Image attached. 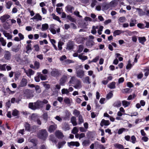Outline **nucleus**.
<instances>
[{
  "label": "nucleus",
  "mask_w": 149,
  "mask_h": 149,
  "mask_svg": "<svg viewBox=\"0 0 149 149\" xmlns=\"http://www.w3.org/2000/svg\"><path fill=\"white\" fill-rule=\"evenodd\" d=\"M62 128L65 131L69 130L70 129L69 125L66 123H63L62 124Z\"/></svg>",
  "instance_id": "obj_19"
},
{
  "label": "nucleus",
  "mask_w": 149,
  "mask_h": 149,
  "mask_svg": "<svg viewBox=\"0 0 149 149\" xmlns=\"http://www.w3.org/2000/svg\"><path fill=\"white\" fill-rule=\"evenodd\" d=\"M26 52L28 54L30 53L32 50L31 45L27 44L26 47Z\"/></svg>",
  "instance_id": "obj_31"
},
{
  "label": "nucleus",
  "mask_w": 149,
  "mask_h": 149,
  "mask_svg": "<svg viewBox=\"0 0 149 149\" xmlns=\"http://www.w3.org/2000/svg\"><path fill=\"white\" fill-rule=\"evenodd\" d=\"M38 135L40 139H45L48 136V134L46 129H42L39 131Z\"/></svg>",
  "instance_id": "obj_3"
},
{
  "label": "nucleus",
  "mask_w": 149,
  "mask_h": 149,
  "mask_svg": "<svg viewBox=\"0 0 149 149\" xmlns=\"http://www.w3.org/2000/svg\"><path fill=\"white\" fill-rule=\"evenodd\" d=\"M69 82L74 85L73 87L75 88L79 89L82 87L81 81L74 77H72L71 78Z\"/></svg>",
  "instance_id": "obj_1"
},
{
  "label": "nucleus",
  "mask_w": 149,
  "mask_h": 149,
  "mask_svg": "<svg viewBox=\"0 0 149 149\" xmlns=\"http://www.w3.org/2000/svg\"><path fill=\"white\" fill-rule=\"evenodd\" d=\"M126 20V18L125 17H120L118 19V22L120 23H123Z\"/></svg>",
  "instance_id": "obj_47"
},
{
  "label": "nucleus",
  "mask_w": 149,
  "mask_h": 149,
  "mask_svg": "<svg viewBox=\"0 0 149 149\" xmlns=\"http://www.w3.org/2000/svg\"><path fill=\"white\" fill-rule=\"evenodd\" d=\"M110 123L109 120H105L104 119L102 120L100 123V125L101 127H103L104 125L107 126Z\"/></svg>",
  "instance_id": "obj_18"
},
{
  "label": "nucleus",
  "mask_w": 149,
  "mask_h": 149,
  "mask_svg": "<svg viewBox=\"0 0 149 149\" xmlns=\"http://www.w3.org/2000/svg\"><path fill=\"white\" fill-rule=\"evenodd\" d=\"M26 3L29 5L33 6L36 3L35 1H33V0H26Z\"/></svg>",
  "instance_id": "obj_50"
},
{
  "label": "nucleus",
  "mask_w": 149,
  "mask_h": 149,
  "mask_svg": "<svg viewBox=\"0 0 149 149\" xmlns=\"http://www.w3.org/2000/svg\"><path fill=\"white\" fill-rule=\"evenodd\" d=\"M113 94L112 92H109L107 95L106 98L107 99H109L112 97Z\"/></svg>",
  "instance_id": "obj_61"
},
{
  "label": "nucleus",
  "mask_w": 149,
  "mask_h": 149,
  "mask_svg": "<svg viewBox=\"0 0 149 149\" xmlns=\"http://www.w3.org/2000/svg\"><path fill=\"white\" fill-rule=\"evenodd\" d=\"M52 16L54 19L58 21L60 23L61 22V21L60 20V18L58 16H56L54 13L52 14Z\"/></svg>",
  "instance_id": "obj_43"
},
{
  "label": "nucleus",
  "mask_w": 149,
  "mask_h": 149,
  "mask_svg": "<svg viewBox=\"0 0 149 149\" xmlns=\"http://www.w3.org/2000/svg\"><path fill=\"white\" fill-rule=\"evenodd\" d=\"M3 33L5 37L7 38V39H11L12 38V36L9 33H7L5 30H2L1 31Z\"/></svg>",
  "instance_id": "obj_15"
},
{
  "label": "nucleus",
  "mask_w": 149,
  "mask_h": 149,
  "mask_svg": "<svg viewBox=\"0 0 149 149\" xmlns=\"http://www.w3.org/2000/svg\"><path fill=\"white\" fill-rule=\"evenodd\" d=\"M38 74H39V75L40 77V78L41 80H45L47 79V75H43L40 72L38 73Z\"/></svg>",
  "instance_id": "obj_36"
},
{
  "label": "nucleus",
  "mask_w": 149,
  "mask_h": 149,
  "mask_svg": "<svg viewBox=\"0 0 149 149\" xmlns=\"http://www.w3.org/2000/svg\"><path fill=\"white\" fill-rule=\"evenodd\" d=\"M70 121L73 126H75L77 125V122L76 119L75 117H72L71 118Z\"/></svg>",
  "instance_id": "obj_23"
},
{
  "label": "nucleus",
  "mask_w": 149,
  "mask_h": 149,
  "mask_svg": "<svg viewBox=\"0 0 149 149\" xmlns=\"http://www.w3.org/2000/svg\"><path fill=\"white\" fill-rule=\"evenodd\" d=\"M65 8L68 11L71 13H72V10L74 9V8L72 6L70 5H67L66 6Z\"/></svg>",
  "instance_id": "obj_35"
},
{
  "label": "nucleus",
  "mask_w": 149,
  "mask_h": 149,
  "mask_svg": "<svg viewBox=\"0 0 149 149\" xmlns=\"http://www.w3.org/2000/svg\"><path fill=\"white\" fill-rule=\"evenodd\" d=\"M31 19L33 20V21H39L42 20V17L39 13H37Z\"/></svg>",
  "instance_id": "obj_8"
},
{
  "label": "nucleus",
  "mask_w": 149,
  "mask_h": 149,
  "mask_svg": "<svg viewBox=\"0 0 149 149\" xmlns=\"http://www.w3.org/2000/svg\"><path fill=\"white\" fill-rule=\"evenodd\" d=\"M138 40L139 42L142 44H144V42L146 40V38L145 37H139Z\"/></svg>",
  "instance_id": "obj_34"
},
{
  "label": "nucleus",
  "mask_w": 149,
  "mask_h": 149,
  "mask_svg": "<svg viewBox=\"0 0 149 149\" xmlns=\"http://www.w3.org/2000/svg\"><path fill=\"white\" fill-rule=\"evenodd\" d=\"M54 24L51 25L49 29L50 32L53 34L56 33V31L54 29Z\"/></svg>",
  "instance_id": "obj_25"
},
{
  "label": "nucleus",
  "mask_w": 149,
  "mask_h": 149,
  "mask_svg": "<svg viewBox=\"0 0 149 149\" xmlns=\"http://www.w3.org/2000/svg\"><path fill=\"white\" fill-rule=\"evenodd\" d=\"M65 81V79L64 78H62L60 80V84L61 85H64Z\"/></svg>",
  "instance_id": "obj_62"
},
{
  "label": "nucleus",
  "mask_w": 149,
  "mask_h": 149,
  "mask_svg": "<svg viewBox=\"0 0 149 149\" xmlns=\"http://www.w3.org/2000/svg\"><path fill=\"white\" fill-rule=\"evenodd\" d=\"M76 73L77 77L81 79L84 76V72L82 70L77 71Z\"/></svg>",
  "instance_id": "obj_9"
},
{
  "label": "nucleus",
  "mask_w": 149,
  "mask_h": 149,
  "mask_svg": "<svg viewBox=\"0 0 149 149\" xmlns=\"http://www.w3.org/2000/svg\"><path fill=\"white\" fill-rule=\"evenodd\" d=\"M67 59V57L65 55H64L61 56L60 58V61L63 63L64 61Z\"/></svg>",
  "instance_id": "obj_58"
},
{
  "label": "nucleus",
  "mask_w": 149,
  "mask_h": 149,
  "mask_svg": "<svg viewBox=\"0 0 149 149\" xmlns=\"http://www.w3.org/2000/svg\"><path fill=\"white\" fill-rule=\"evenodd\" d=\"M0 42L2 46H6V40L3 37H0Z\"/></svg>",
  "instance_id": "obj_37"
},
{
  "label": "nucleus",
  "mask_w": 149,
  "mask_h": 149,
  "mask_svg": "<svg viewBox=\"0 0 149 149\" xmlns=\"http://www.w3.org/2000/svg\"><path fill=\"white\" fill-rule=\"evenodd\" d=\"M73 43L72 42H69L67 44L66 49L68 50H71L73 48Z\"/></svg>",
  "instance_id": "obj_30"
},
{
  "label": "nucleus",
  "mask_w": 149,
  "mask_h": 149,
  "mask_svg": "<svg viewBox=\"0 0 149 149\" xmlns=\"http://www.w3.org/2000/svg\"><path fill=\"white\" fill-rule=\"evenodd\" d=\"M42 116L43 120L45 121V122H46L48 118L47 112H44L42 115Z\"/></svg>",
  "instance_id": "obj_33"
},
{
  "label": "nucleus",
  "mask_w": 149,
  "mask_h": 149,
  "mask_svg": "<svg viewBox=\"0 0 149 149\" xmlns=\"http://www.w3.org/2000/svg\"><path fill=\"white\" fill-rule=\"evenodd\" d=\"M64 102L67 104H70L71 103L70 100L68 98L65 97L64 100Z\"/></svg>",
  "instance_id": "obj_57"
},
{
  "label": "nucleus",
  "mask_w": 149,
  "mask_h": 149,
  "mask_svg": "<svg viewBox=\"0 0 149 149\" xmlns=\"http://www.w3.org/2000/svg\"><path fill=\"white\" fill-rule=\"evenodd\" d=\"M39 117L36 114L33 113L30 116L29 118L31 120L35 122Z\"/></svg>",
  "instance_id": "obj_20"
},
{
  "label": "nucleus",
  "mask_w": 149,
  "mask_h": 149,
  "mask_svg": "<svg viewBox=\"0 0 149 149\" xmlns=\"http://www.w3.org/2000/svg\"><path fill=\"white\" fill-rule=\"evenodd\" d=\"M113 105L115 107H119L121 105V102L120 101H117L115 102Z\"/></svg>",
  "instance_id": "obj_44"
},
{
  "label": "nucleus",
  "mask_w": 149,
  "mask_h": 149,
  "mask_svg": "<svg viewBox=\"0 0 149 149\" xmlns=\"http://www.w3.org/2000/svg\"><path fill=\"white\" fill-rule=\"evenodd\" d=\"M35 89L37 93H39L41 92V90L39 86H36L35 87Z\"/></svg>",
  "instance_id": "obj_60"
},
{
  "label": "nucleus",
  "mask_w": 149,
  "mask_h": 149,
  "mask_svg": "<svg viewBox=\"0 0 149 149\" xmlns=\"http://www.w3.org/2000/svg\"><path fill=\"white\" fill-rule=\"evenodd\" d=\"M35 104H36V109L42 108L43 106L42 101L39 100H38L36 102H35Z\"/></svg>",
  "instance_id": "obj_17"
},
{
  "label": "nucleus",
  "mask_w": 149,
  "mask_h": 149,
  "mask_svg": "<svg viewBox=\"0 0 149 149\" xmlns=\"http://www.w3.org/2000/svg\"><path fill=\"white\" fill-rule=\"evenodd\" d=\"M67 144L68 146L70 147L71 146H76L78 147L79 146L80 144L79 142L77 141H71L70 142H68Z\"/></svg>",
  "instance_id": "obj_13"
},
{
  "label": "nucleus",
  "mask_w": 149,
  "mask_h": 149,
  "mask_svg": "<svg viewBox=\"0 0 149 149\" xmlns=\"http://www.w3.org/2000/svg\"><path fill=\"white\" fill-rule=\"evenodd\" d=\"M12 4L13 3L11 1H6L5 5L6 7L8 9H10Z\"/></svg>",
  "instance_id": "obj_28"
},
{
  "label": "nucleus",
  "mask_w": 149,
  "mask_h": 149,
  "mask_svg": "<svg viewBox=\"0 0 149 149\" xmlns=\"http://www.w3.org/2000/svg\"><path fill=\"white\" fill-rule=\"evenodd\" d=\"M83 81L84 83L88 84H89L91 83L90 81V78L88 76H86L85 77Z\"/></svg>",
  "instance_id": "obj_38"
},
{
  "label": "nucleus",
  "mask_w": 149,
  "mask_h": 149,
  "mask_svg": "<svg viewBox=\"0 0 149 149\" xmlns=\"http://www.w3.org/2000/svg\"><path fill=\"white\" fill-rule=\"evenodd\" d=\"M85 39L84 37L81 36H77L75 38L76 41L78 44L82 43Z\"/></svg>",
  "instance_id": "obj_14"
},
{
  "label": "nucleus",
  "mask_w": 149,
  "mask_h": 149,
  "mask_svg": "<svg viewBox=\"0 0 149 149\" xmlns=\"http://www.w3.org/2000/svg\"><path fill=\"white\" fill-rule=\"evenodd\" d=\"M51 75L54 77H57L59 76L60 73L58 70L56 68H53L52 69L51 72Z\"/></svg>",
  "instance_id": "obj_5"
},
{
  "label": "nucleus",
  "mask_w": 149,
  "mask_h": 149,
  "mask_svg": "<svg viewBox=\"0 0 149 149\" xmlns=\"http://www.w3.org/2000/svg\"><path fill=\"white\" fill-rule=\"evenodd\" d=\"M34 67L36 69H38L40 67V63L36 61L34 63Z\"/></svg>",
  "instance_id": "obj_59"
},
{
  "label": "nucleus",
  "mask_w": 149,
  "mask_h": 149,
  "mask_svg": "<svg viewBox=\"0 0 149 149\" xmlns=\"http://www.w3.org/2000/svg\"><path fill=\"white\" fill-rule=\"evenodd\" d=\"M78 131L79 130L77 127H74L72 130V133L74 134H75L77 133Z\"/></svg>",
  "instance_id": "obj_53"
},
{
  "label": "nucleus",
  "mask_w": 149,
  "mask_h": 149,
  "mask_svg": "<svg viewBox=\"0 0 149 149\" xmlns=\"http://www.w3.org/2000/svg\"><path fill=\"white\" fill-rule=\"evenodd\" d=\"M115 82H113L108 85L109 88L111 89H113L115 88Z\"/></svg>",
  "instance_id": "obj_42"
},
{
  "label": "nucleus",
  "mask_w": 149,
  "mask_h": 149,
  "mask_svg": "<svg viewBox=\"0 0 149 149\" xmlns=\"http://www.w3.org/2000/svg\"><path fill=\"white\" fill-rule=\"evenodd\" d=\"M124 32V31H123L121 30H117L113 32V35L115 37L116 36L120 35L121 33H123Z\"/></svg>",
  "instance_id": "obj_24"
},
{
  "label": "nucleus",
  "mask_w": 149,
  "mask_h": 149,
  "mask_svg": "<svg viewBox=\"0 0 149 149\" xmlns=\"http://www.w3.org/2000/svg\"><path fill=\"white\" fill-rule=\"evenodd\" d=\"M78 58L84 61L88 58V57L87 56H83L81 55H79L78 56Z\"/></svg>",
  "instance_id": "obj_49"
},
{
  "label": "nucleus",
  "mask_w": 149,
  "mask_h": 149,
  "mask_svg": "<svg viewBox=\"0 0 149 149\" xmlns=\"http://www.w3.org/2000/svg\"><path fill=\"white\" fill-rule=\"evenodd\" d=\"M90 143V141L88 140H84L82 142V145L84 146H88Z\"/></svg>",
  "instance_id": "obj_46"
},
{
  "label": "nucleus",
  "mask_w": 149,
  "mask_h": 149,
  "mask_svg": "<svg viewBox=\"0 0 149 149\" xmlns=\"http://www.w3.org/2000/svg\"><path fill=\"white\" fill-rule=\"evenodd\" d=\"M84 48V47L83 45H80L79 46V48L77 51V52L78 53H80L82 51Z\"/></svg>",
  "instance_id": "obj_51"
},
{
  "label": "nucleus",
  "mask_w": 149,
  "mask_h": 149,
  "mask_svg": "<svg viewBox=\"0 0 149 149\" xmlns=\"http://www.w3.org/2000/svg\"><path fill=\"white\" fill-rule=\"evenodd\" d=\"M132 66V65L131 64V61L129 60L128 61L127 64L126 66V68L127 69H129Z\"/></svg>",
  "instance_id": "obj_63"
},
{
  "label": "nucleus",
  "mask_w": 149,
  "mask_h": 149,
  "mask_svg": "<svg viewBox=\"0 0 149 149\" xmlns=\"http://www.w3.org/2000/svg\"><path fill=\"white\" fill-rule=\"evenodd\" d=\"M137 26L139 28L143 29L145 28L144 24L142 23H139L137 24Z\"/></svg>",
  "instance_id": "obj_64"
},
{
  "label": "nucleus",
  "mask_w": 149,
  "mask_h": 149,
  "mask_svg": "<svg viewBox=\"0 0 149 149\" xmlns=\"http://www.w3.org/2000/svg\"><path fill=\"white\" fill-rule=\"evenodd\" d=\"M49 140L52 141L53 143H56V139L54 135L51 134L49 136Z\"/></svg>",
  "instance_id": "obj_27"
},
{
  "label": "nucleus",
  "mask_w": 149,
  "mask_h": 149,
  "mask_svg": "<svg viewBox=\"0 0 149 149\" xmlns=\"http://www.w3.org/2000/svg\"><path fill=\"white\" fill-rule=\"evenodd\" d=\"M78 123L79 125L81 124L84 122V120L83 117L81 115H79L78 117Z\"/></svg>",
  "instance_id": "obj_40"
},
{
  "label": "nucleus",
  "mask_w": 149,
  "mask_h": 149,
  "mask_svg": "<svg viewBox=\"0 0 149 149\" xmlns=\"http://www.w3.org/2000/svg\"><path fill=\"white\" fill-rule=\"evenodd\" d=\"M25 72L27 76L29 77H31V75H33L34 73V71L31 69H29L27 70H25Z\"/></svg>",
  "instance_id": "obj_21"
},
{
  "label": "nucleus",
  "mask_w": 149,
  "mask_h": 149,
  "mask_svg": "<svg viewBox=\"0 0 149 149\" xmlns=\"http://www.w3.org/2000/svg\"><path fill=\"white\" fill-rule=\"evenodd\" d=\"M114 147L118 149H124V147L123 145L118 143H116L114 144Z\"/></svg>",
  "instance_id": "obj_48"
},
{
  "label": "nucleus",
  "mask_w": 149,
  "mask_h": 149,
  "mask_svg": "<svg viewBox=\"0 0 149 149\" xmlns=\"http://www.w3.org/2000/svg\"><path fill=\"white\" fill-rule=\"evenodd\" d=\"M86 45L87 47H91L93 45V42L92 41H88L86 42Z\"/></svg>",
  "instance_id": "obj_55"
},
{
  "label": "nucleus",
  "mask_w": 149,
  "mask_h": 149,
  "mask_svg": "<svg viewBox=\"0 0 149 149\" xmlns=\"http://www.w3.org/2000/svg\"><path fill=\"white\" fill-rule=\"evenodd\" d=\"M66 143V142L65 141H59L57 145V148L60 149L62 148Z\"/></svg>",
  "instance_id": "obj_16"
},
{
  "label": "nucleus",
  "mask_w": 149,
  "mask_h": 149,
  "mask_svg": "<svg viewBox=\"0 0 149 149\" xmlns=\"http://www.w3.org/2000/svg\"><path fill=\"white\" fill-rule=\"evenodd\" d=\"M122 104L124 107H128L130 104V102L126 100H123L122 101Z\"/></svg>",
  "instance_id": "obj_39"
},
{
  "label": "nucleus",
  "mask_w": 149,
  "mask_h": 149,
  "mask_svg": "<svg viewBox=\"0 0 149 149\" xmlns=\"http://www.w3.org/2000/svg\"><path fill=\"white\" fill-rule=\"evenodd\" d=\"M136 23V20L135 19L132 18L130 21V27L135 26Z\"/></svg>",
  "instance_id": "obj_22"
},
{
  "label": "nucleus",
  "mask_w": 149,
  "mask_h": 149,
  "mask_svg": "<svg viewBox=\"0 0 149 149\" xmlns=\"http://www.w3.org/2000/svg\"><path fill=\"white\" fill-rule=\"evenodd\" d=\"M24 96L27 99L31 98L33 96V93L28 89L26 90L24 92Z\"/></svg>",
  "instance_id": "obj_4"
},
{
  "label": "nucleus",
  "mask_w": 149,
  "mask_h": 149,
  "mask_svg": "<svg viewBox=\"0 0 149 149\" xmlns=\"http://www.w3.org/2000/svg\"><path fill=\"white\" fill-rule=\"evenodd\" d=\"M57 128V125L55 124L50 125L48 129V131L50 133L53 132Z\"/></svg>",
  "instance_id": "obj_10"
},
{
  "label": "nucleus",
  "mask_w": 149,
  "mask_h": 149,
  "mask_svg": "<svg viewBox=\"0 0 149 149\" xmlns=\"http://www.w3.org/2000/svg\"><path fill=\"white\" fill-rule=\"evenodd\" d=\"M4 57L6 60H10L11 58L10 53L8 51L5 50Z\"/></svg>",
  "instance_id": "obj_11"
},
{
  "label": "nucleus",
  "mask_w": 149,
  "mask_h": 149,
  "mask_svg": "<svg viewBox=\"0 0 149 149\" xmlns=\"http://www.w3.org/2000/svg\"><path fill=\"white\" fill-rule=\"evenodd\" d=\"M103 26H102L99 25L97 26H93L92 29L91 30V33L93 34H95L97 33L96 29H98L97 33L99 35L102 34V32L103 31Z\"/></svg>",
  "instance_id": "obj_2"
},
{
  "label": "nucleus",
  "mask_w": 149,
  "mask_h": 149,
  "mask_svg": "<svg viewBox=\"0 0 149 149\" xmlns=\"http://www.w3.org/2000/svg\"><path fill=\"white\" fill-rule=\"evenodd\" d=\"M6 64H3V65L0 64V70L1 71H6Z\"/></svg>",
  "instance_id": "obj_45"
},
{
  "label": "nucleus",
  "mask_w": 149,
  "mask_h": 149,
  "mask_svg": "<svg viewBox=\"0 0 149 149\" xmlns=\"http://www.w3.org/2000/svg\"><path fill=\"white\" fill-rule=\"evenodd\" d=\"M27 83V80L25 78H22L19 87H23L26 86Z\"/></svg>",
  "instance_id": "obj_12"
},
{
  "label": "nucleus",
  "mask_w": 149,
  "mask_h": 149,
  "mask_svg": "<svg viewBox=\"0 0 149 149\" xmlns=\"http://www.w3.org/2000/svg\"><path fill=\"white\" fill-rule=\"evenodd\" d=\"M128 131V130L127 129L124 128H121L118 130V134H120L123 132L127 131Z\"/></svg>",
  "instance_id": "obj_41"
},
{
  "label": "nucleus",
  "mask_w": 149,
  "mask_h": 149,
  "mask_svg": "<svg viewBox=\"0 0 149 149\" xmlns=\"http://www.w3.org/2000/svg\"><path fill=\"white\" fill-rule=\"evenodd\" d=\"M10 17V16L9 15L5 14L0 17V20L2 23H4Z\"/></svg>",
  "instance_id": "obj_7"
},
{
  "label": "nucleus",
  "mask_w": 149,
  "mask_h": 149,
  "mask_svg": "<svg viewBox=\"0 0 149 149\" xmlns=\"http://www.w3.org/2000/svg\"><path fill=\"white\" fill-rule=\"evenodd\" d=\"M63 43L62 41H59L58 43V47L59 50H61L62 49V46L63 45Z\"/></svg>",
  "instance_id": "obj_54"
},
{
  "label": "nucleus",
  "mask_w": 149,
  "mask_h": 149,
  "mask_svg": "<svg viewBox=\"0 0 149 149\" xmlns=\"http://www.w3.org/2000/svg\"><path fill=\"white\" fill-rule=\"evenodd\" d=\"M73 113V115L77 116H78L79 115H80L79 111L77 109H74V110Z\"/></svg>",
  "instance_id": "obj_56"
},
{
  "label": "nucleus",
  "mask_w": 149,
  "mask_h": 149,
  "mask_svg": "<svg viewBox=\"0 0 149 149\" xmlns=\"http://www.w3.org/2000/svg\"><path fill=\"white\" fill-rule=\"evenodd\" d=\"M29 107L30 108L33 110H35L36 109V104H35V102L34 103L32 102L29 103Z\"/></svg>",
  "instance_id": "obj_32"
},
{
  "label": "nucleus",
  "mask_w": 149,
  "mask_h": 149,
  "mask_svg": "<svg viewBox=\"0 0 149 149\" xmlns=\"http://www.w3.org/2000/svg\"><path fill=\"white\" fill-rule=\"evenodd\" d=\"M56 136L58 139H62L64 137L63 133L59 130H57L55 132Z\"/></svg>",
  "instance_id": "obj_6"
},
{
  "label": "nucleus",
  "mask_w": 149,
  "mask_h": 149,
  "mask_svg": "<svg viewBox=\"0 0 149 149\" xmlns=\"http://www.w3.org/2000/svg\"><path fill=\"white\" fill-rule=\"evenodd\" d=\"M61 93L62 94H66L68 95L69 93V91L67 89L63 88L61 90Z\"/></svg>",
  "instance_id": "obj_52"
},
{
  "label": "nucleus",
  "mask_w": 149,
  "mask_h": 149,
  "mask_svg": "<svg viewBox=\"0 0 149 149\" xmlns=\"http://www.w3.org/2000/svg\"><path fill=\"white\" fill-rule=\"evenodd\" d=\"M48 27L49 25L48 24L45 23L42 25L41 30L42 31H45L48 29Z\"/></svg>",
  "instance_id": "obj_29"
},
{
  "label": "nucleus",
  "mask_w": 149,
  "mask_h": 149,
  "mask_svg": "<svg viewBox=\"0 0 149 149\" xmlns=\"http://www.w3.org/2000/svg\"><path fill=\"white\" fill-rule=\"evenodd\" d=\"M26 131L30 132V124L27 122H25L24 125Z\"/></svg>",
  "instance_id": "obj_26"
}]
</instances>
